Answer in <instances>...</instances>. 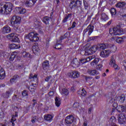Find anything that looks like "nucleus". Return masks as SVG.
I'll list each match as a JSON object with an SVG mask.
<instances>
[{
	"instance_id": "f257e3e1",
	"label": "nucleus",
	"mask_w": 126,
	"mask_h": 126,
	"mask_svg": "<svg viewBox=\"0 0 126 126\" xmlns=\"http://www.w3.org/2000/svg\"><path fill=\"white\" fill-rule=\"evenodd\" d=\"M13 4L11 3H6L5 4L0 3V13L9 14L12 11Z\"/></svg>"
},
{
	"instance_id": "f03ea898",
	"label": "nucleus",
	"mask_w": 126,
	"mask_h": 126,
	"mask_svg": "<svg viewBox=\"0 0 126 126\" xmlns=\"http://www.w3.org/2000/svg\"><path fill=\"white\" fill-rule=\"evenodd\" d=\"M29 78L32 80V84L29 87V89L31 92H34L36 87H37V85H38V78L37 77V75L31 74Z\"/></svg>"
},
{
	"instance_id": "7ed1b4c3",
	"label": "nucleus",
	"mask_w": 126,
	"mask_h": 126,
	"mask_svg": "<svg viewBox=\"0 0 126 126\" xmlns=\"http://www.w3.org/2000/svg\"><path fill=\"white\" fill-rule=\"evenodd\" d=\"M39 34L35 32H31L28 34L25 35V39H29L32 42H38L40 38L38 35Z\"/></svg>"
},
{
	"instance_id": "20e7f679",
	"label": "nucleus",
	"mask_w": 126,
	"mask_h": 126,
	"mask_svg": "<svg viewBox=\"0 0 126 126\" xmlns=\"http://www.w3.org/2000/svg\"><path fill=\"white\" fill-rule=\"evenodd\" d=\"M96 57L95 55H93L92 56H90L87 59H83L81 60H80V62L78 63V64L77 62H75V65H73V66L74 67H76V66H78L79 65H80V64H83V63H88V62H90V61L93 60V59H95Z\"/></svg>"
},
{
	"instance_id": "39448f33",
	"label": "nucleus",
	"mask_w": 126,
	"mask_h": 126,
	"mask_svg": "<svg viewBox=\"0 0 126 126\" xmlns=\"http://www.w3.org/2000/svg\"><path fill=\"white\" fill-rule=\"evenodd\" d=\"M117 55H112L111 57L109 65L111 66H113L114 69L116 70H119L120 69V67L116 64V60H117Z\"/></svg>"
},
{
	"instance_id": "423d86ee",
	"label": "nucleus",
	"mask_w": 126,
	"mask_h": 126,
	"mask_svg": "<svg viewBox=\"0 0 126 126\" xmlns=\"http://www.w3.org/2000/svg\"><path fill=\"white\" fill-rule=\"evenodd\" d=\"M7 38H8V40H11L12 42H20V40H19L18 35L16 33H12L8 34L7 35Z\"/></svg>"
},
{
	"instance_id": "0eeeda50",
	"label": "nucleus",
	"mask_w": 126,
	"mask_h": 126,
	"mask_svg": "<svg viewBox=\"0 0 126 126\" xmlns=\"http://www.w3.org/2000/svg\"><path fill=\"white\" fill-rule=\"evenodd\" d=\"M10 22L12 26H15L16 24H19L21 22V18L14 16L11 18Z\"/></svg>"
},
{
	"instance_id": "6e6552de",
	"label": "nucleus",
	"mask_w": 126,
	"mask_h": 126,
	"mask_svg": "<svg viewBox=\"0 0 126 126\" xmlns=\"http://www.w3.org/2000/svg\"><path fill=\"white\" fill-rule=\"evenodd\" d=\"M76 121V118L72 115H69L65 118V123L67 125H71L73 122Z\"/></svg>"
},
{
	"instance_id": "1a4fd4ad",
	"label": "nucleus",
	"mask_w": 126,
	"mask_h": 126,
	"mask_svg": "<svg viewBox=\"0 0 126 126\" xmlns=\"http://www.w3.org/2000/svg\"><path fill=\"white\" fill-rule=\"evenodd\" d=\"M109 33L112 36H115L117 35H121V31L118 29V28H114L113 29H110L109 30Z\"/></svg>"
},
{
	"instance_id": "9d476101",
	"label": "nucleus",
	"mask_w": 126,
	"mask_h": 126,
	"mask_svg": "<svg viewBox=\"0 0 126 126\" xmlns=\"http://www.w3.org/2000/svg\"><path fill=\"white\" fill-rule=\"evenodd\" d=\"M118 121L120 125H125L126 123V117L124 114H121L119 115Z\"/></svg>"
},
{
	"instance_id": "9b49d317",
	"label": "nucleus",
	"mask_w": 126,
	"mask_h": 126,
	"mask_svg": "<svg viewBox=\"0 0 126 126\" xmlns=\"http://www.w3.org/2000/svg\"><path fill=\"white\" fill-rule=\"evenodd\" d=\"M68 75L71 78H77L80 76V73L76 71H72L68 73Z\"/></svg>"
},
{
	"instance_id": "f8f14e48",
	"label": "nucleus",
	"mask_w": 126,
	"mask_h": 126,
	"mask_svg": "<svg viewBox=\"0 0 126 126\" xmlns=\"http://www.w3.org/2000/svg\"><path fill=\"white\" fill-rule=\"evenodd\" d=\"M116 106V109L118 112L119 113H122L126 110V105L124 106V105H118L117 103H114L113 104V106Z\"/></svg>"
},
{
	"instance_id": "ddd939ff",
	"label": "nucleus",
	"mask_w": 126,
	"mask_h": 126,
	"mask_svg": "<svg viewBox=\"0 0 126 126\" xmlns=\"http://www.w3.org/2000/svg\"><path fill=\"white\" fill-rule=\"evenodd\" d=\"M116 40V41L118 44H123L124 42H125V37H113L112 38H111V41H115Z\"/></svg>"
},
{
	"instance_id": "4468645a",
	"label": "nucleus",
	"mask_w": 126,
	"mask_h": 126,
	"mask_svg": "<svg viewBox=\"0 0 126 126\" xmlns=\"http://www.w3.org/2000/svg\"><path fill=\"white\" fill-rule=\"evenodd\" d=\"M111 54V51L110 50H103L100 52V56L102 58H107Z\"/></svg>"
},
{
	"instance_id": "2eb2a0df",
	"label": "nucleus",
	"mask_w": 126,
	"mask_h": 126,
	"mask_svg": "<svg viewBox=\"0 0 126 126\" xmlns=\"http://www.w3.org/2000/svg\"><path fill=\"white\" fill-rule=\"evenodd\" d=\"M59 90L61 94L62 95H63L65 96H67L68 94H69V91H68V90L65 89V88H62L61 87L59 88Z\"/></svg>"
},
{
	"instance_id": "dca6fc26",
	"label": "nucleus",
	"mask_w": 126,
	"mask_h": 126,
	"mask_svg": "<svg viewBox=\"0 0 126 126\" xmlns=\"http://www.w3.org/2000/svg\"><path fill=\"white\" fill-rule=\"evenodd\" d=\"M9 48L11 50H16L17 49H20L21 46H20V45L19 44L11 43L9 44Z\"/></svg>"
},
{
	"instance_id": "f3484780",
	"label": "nucleus",
	"mask_w": 126,
	"mask_h": 126,
	"mask_svg": "<svg viewBox=\"0 0 126 126\" xmlns=\"http://www.w3.org/2000/svg\"><path fill=\"white\" fill-rule=\"evenodd\" d=\"M54 116L51 114H47L44 116V119L46 122L48 123H51L53 121Z\"/></svg>"
},
{
	"instance_id": "a211bd4d",
	"label": "nucleus",
	"mask_w": 126,
	"mask_h": 126,
	"mask_svg": "<svg viewBox=\"0 0 126 126\" xmlns=\"http://www.w3.org/2000/svg\"><path fill=\"white\" fill-rule=\"evenodd\" d=\"M21 56L23 57V58H29V59H32V58H33V56L31 55V54L27 52L26 51H23L22 52Z\"/></svg>"
},
{
	"instance_id": "6ab92c4d",
	"label": "nucleus",
	"mask_w": 126,
	"mask_h": 126,
	"mask_svg": "<svg viewBox=\"0 0 126 126\" xmlns=\"http://www.w3.org/2000/svg\"><path fill=\"white\" fill-rule=\"evenodd\" d=\"M94 29V26L89 25L87 29L84 31V33H86V32H88V31H89V35H91V33H92V32H93Z\"/></svg>"
},
{
	"instance_id": "aec40b11",
	"label": "nucleus",
	"mask_w": 126,
	"mask_h": 126,
	"mask_svg": "<svg viewBox=\"0 0 126 126\" xmlns=\"http://www.w3.org/2000/svg\"><path fill=\"white\" fill-rule=\"evenodd\" d=\"M109 123L110 126H115L116 125V123H117V118H116L115 116L111 117L109 121Z\"/></svg>"
},
{
	"instance_id": "412c9836",
	"label": "nucleus",
	"mask_w": 126,
	"mask_h": 126,
	"mask_svg": "<svg viewBox=\"0 0 126 126\" xmlns=\"http://www.w3.org/2000/svg\"><path fill=\"white\" fill-rule=\"evenodd\" d=\"M32 51L35 55H39L40 54V49L37 45H34L32 47Z\"/></svg>"
},
{
	"instance_id": "4be33fe9",
	"label": "nucleus",
	"mask_w": 126,
	"mask_h": 126,
	"mask_svg": "<svg viewBox=\"0 0 126 126\" xmlns=\"http://www.w3.org/2000/svg\"><path fill=\"white\" fill-rule=\"evenodd\" d=\"M88 72L90 75H98V74H100V73L98 71L94 69H90L88 70Z\"/></svg>"
},
{
	"instance_id": "5701e85b",
	"label": "nucleus",
	"mask_w": 126,
	"mask_h": 126,
	"mask_svg": "<svg viewBox=\"0 0 126 126\" xmlns=\"http://www.w3.org/2000/svg\"><path fill=\"white\" fill-rule=\"evenodd\" d=\"M2 31L4 34H5V33H10L11 29H10L9 27L6 26L3 28Z\"/></svg>"
},
{
	"instance_id": "b1692460",
	"label": "nucleus",
	"mask_w": 126,
	"mask_h": 126,
	"mask_svg": "<svg viewBox=\"0 0 126 126\" xmlns=\"http://www.w3.org/2000/svg\"><path fill=\"white\" fill-rule=\"evenodd\" d=\"M4 77H5V72L0 67V79H3Z\"/></svg>"
},
{
	"instance_id": "393cba45",
	"label": "nucleus",
	"mask_w": 126,
	"mask_h": 126,
	"mask_svg": "<svg viewBox=\"0 0 126 126\" xmlns=\"http://www.w3.org/2000/svg\"><path fill=\"white\" fill-rule=\"evenodd\" d=\"M99 61L100 59L99 58H95L93 62L91 63V65L92 66H96V65L98 64V63H99Z\"/></svg>"
},
{
	"instance_id": "a878e982",
	"label": "nucleus",
	"mask_w": 126,
	"mask_h": 126,
	"mask_svg": "<svg viewBox=\"0 0 126 126\" xmlns=\"http://www.w3.org/2000/svg\"><path fill=\"white\" fill-rule=\"evenodd\" d=\"M78 94L84 97V96H86V91L84 89H80L78 91Z\"/></svg>"
},
{
	"instance_id": "bb28decb",
	"label": "nucleus",
	"mask_w": 126,
	"mask_h": 126,
	"mask_svg": "<svg viewBox=\"0 0 126 126\" xmlns=\"http://www.w3.org/2000/svg\"><path fill=\"white\" fill-rule=\"evenodd\" d=\"M17 117H18V115H17V112H15V115H12V118L11 119V123H12V126H14V122H15V121H16V119H15L16 118H17Z\"/></svg>"
},
{
	"instance_id": "cd10ccee",
	"label": "nucleus",
	"mask_w": 126,
	"mask_h": 126,
	"mask_svg": "<svg viewBox=\"0 0 126 126\" xmlns=\"http://www.w3.org/2000/svg\"><path fill=\"white\" fill-rule=\"evenodd\" d=\"M16 10H18L19 13H21L22 14H24L26 12V9L23 8V7H17L16 8Z\"/></svg>"
},
{
	"instance_id": "c85d7f7f",
	"label": "nucleus",
	"mask_w": 126,
	"mask_h": 126,
	"mask_svg": "<svg viewBox=\"0 0 126 126\" xmlns=\"http://www.w3.org/2000/svg\"><path fill=\"white\" fill-rule=\"evenodd\" d=\"M126 3L125 2H118L116 4V7H124V6H126Z\"/></svg>"
},
{
	"instance_id": "c756f323",
	"label": "nucleus",
	"mask_w": 126,
	"mask_h": 126,
	"mask_svg": "<svg viewBox=\"0 0 126 126\" xmlns=\"http://www.w3.org/2000/svg\"><path fill=\"white\" fill-rule=\"evenodd\" d=\"M55 105L57 107L61 106V98L56 97L55 98Z\"/></svg>"
},
{
	"instance_id": "7c9ffc66",
	"label": "nucleus",
	"mask_w": 126,
	"mask_h": 126,
	"mask_svg": "<svg viewBox=\"0 0 126 126\" xmlns=\"http://www.w3.org/2000/svg\"><path fill=\"white\" fill-rule=\"evenodd\" d=\"M16 55H17V53L14 52H12V53H11L10 58H9V61H13L15 58V57H16Z\"/></svg>"
},
{
	"instance_id": "2f4dec72",
	"label": "nucleus",
	"mask_w": 126,
	"mask_h": 126,
	"mask_svg": "<svg viewBox=\"0 0 126 126\" xmlns=\"http://www.w3.org/2000/svg\"><path fill=\"white\" fill-rule=\"evenodd\" d=\"M93 53V52L92 50H91V48H90L89 49H87L85 51V56H90V55H92Z\"/></svg>"
},
{
	"instance_id": "473e14b6",
	"label": "nucleus",
	"mask_w": 126,
	"mask_h": 126,
	"mask_svg": "<svg viewBox=\"0 0 126 126\" xmlns=\"http://www.w3.org/2000/svg\"><path fill=\"white\" fill-rule=\"evenodd\" d=\"M114 100H119L120 101L121 103H124V101H125V95L124 94H122L121 97H117L116 99H115Z\"/></svg>"
},
{
	"instance_id": "72a5a7b5",
	"label": "nucleus",
	"mask_w": 126,
	"mask_h": 126,
	"mask_svg": "<svg viewBox=\"0 0 126 126\" xmlns=\"http://www.w3.org/2000/svg\"><path fill=\"white\" fill-rule=\"evenodd\" d=\"M42 65L44 69H47V68H49V62H44Z\"/></svg>"
},
{
	"instance_id": "f704fd0d",
	"label": "nucleus",
	"mask_w": 126,
	"mask_h": 126,
	"mask_svg": "<svg viewBox=\"0 0 126 126\" xmlns=\"http://www.w3.org/2000/svg\"><path fill=\"white\" fill-rule=\"evenodd\" d=\"M97 48L98 50H104V49H106V45L105 44H101L97 45Z\"/></svg>"
},
{
	"instance_id": "c9c22d12",
	"label": "nucleus",
	"mask_w": 126,
	"mask_h": 126,
	"mask_svg": "<svg viewBox=\"0 0 126 126\" xmlns=\"http://www.w3.org/2000/svg\"><path fill=\"white\" fill-rule=\"evenodd\" d=\"M49 20H50V18L48 17H45L42 19L43 22L45 24H49Z\"/></svg>"
},
{
	"instance_id": "e433bc0d",
	"label": "nucleus",
	"mask_w": 126,
	"mask_h": 126,
	"mask_svg": "<svg viewBox=\"0 0 126 126\" xmlns=\"http://www.w3.org/2000/svg\"><path fill=\"white\" fill-rule=\"evenodd\" d=\"M91 50L93 52V53L94 54V53H95V52H96L97 50H99V49L98 48V46L94 45L91 48Z\"/></svg>"
},
{
	"instance_id": "4c0bfd02",
	"label": "nucleus",
	"mask_w": 126,
	"mask_h": 126,
	"mask_svg": "<svg viewBox=\"0 0 126 126\" xmlns=\"http://www.w3.org/2000/svg\"><path fill=\"white\" fill-rule=\"evenodd\" d=\"M22 96L24 98L27 99L28 98V91H24L22 93Z\"/></svg>"
},
{
	"instance_id": "58836bf2",
	"label": "nucleus",
	"mask_w": 126,
	"mask_h": 126,
	"mask_svg": "<svg viewBox=\"0 0 126 126\" xmlns=\"http://www.w3.org/2000/svg\"><path fill=\"white\" fill-rule=\"evenodd\" d=\"M11 94H12V90H10L8 91L5 94V98H7L8 97H9V96H10Z\"/></svg>"
},
{
	"instance_id": "ea45409f",
	"label": "nucleus",
	"mask_w": 126,
	"mask_h": 126,
	"mask_svg": "<svg viewBox=\"0 0 126 126\" xmlns=\"http://www.w3.org/2000/svg\"><path fill=\"white\" fill-rule=\"evenodd\" d=\"M117 51V47L115 45H112V47L110 48V51L111 53H115Z\"/></svg>"
},
{
	"instance_id": "a19ab883",
	"label": "nucleus",
	"mask_w": 126,
	"mask_h": 126,
	"mask_svg": "<svg viewBox=\"0 0 126 126\" xmlns=\"http://www.w3.org/2000/svg\"><path fill=\"white\" fill-rule=\"evenodd\" d=\"M101 19H102V20H104V21L108 20V16H107L106 14L103 13L101 14Z\"/></svg>"
},
{
	"instance_id": "79ce46f5",
	"label": "nucleus",
	"mask_w": 126,
	"mask_h": 126,
	"mask_svg": "<svg viewBox=\"0 0 126 126\" xmlns=\"http://www.w3.org/2000/svg\"><path fill=\"white\" fill-rule=\"evenodd\" d=\"M37 1V0H29L28 4H30V5H33V4H35Z\"/></svg>"
},
{
	"instance_id": "37998d69",
	"label": "nucleus",
	"mask_w": 126,
	"mask_h": 126,
	"mask_svg": "<svg viewBox=\"0 0 126 126\" xmlns=\"http://www.w3.org/2000/svg\"><path fill=\"white\" fill-rule=\"evenodd\" d=\"M110 12L112 16H114V15H116V13H117V11H116V9L112 8L110 9Z\"/></svg>"
},
{
	"instance_id": "c03bdc74",
	"label": "nucleus",
	"mask_w": 126,
	"mask_h": 126,
	"mask_svg": "<svg viewBox=\"0 0 126 126\" xmlns=\"http://www.w3.org/2000/svg\"><path fill=\"white\" fill-rule=\"evenodd\" d=\"M86 82L90 83V84L91 85L92 84V81H94V79L92 78H87L86 79Z\"/></svg>"
},
{
	"instance_id": "a18cd8bd",
	"label": "nucleus",
	"mask_w": 126,
	"mask_h": 126,
	"mask_svg": "<svg viewBox=\"0 0 126 126\" xmlns=\"http://www.w3.org/2000/svg\"><path fill=\"white\" fill-rule=\"evenodd\" d=\"M96 69L101 71L103 69V65L102 64H99L96 65Z\"/></svg>"
},
{
	"instance_id": "49530a36",
	"label": "nucleus",
	"mask_w": 126,
	"mask_h": 126,
	"mask_svg": "<svg viewBox=\"0 0 126 126\" xmlns=\"http://www.w3.org/2000/svg\"><path fill=\"white\" fill-rule=\"evenodd\" d=\"M70 6L71 7H75L76 6V2L74 0L71 1L70 3Z\"/></svg>"
},
{
	"instance_id": "de8ad7c7",
	"label": "nucleus",
	"mask_w": 126,
	"mask_h": 126,
	"mask_svg": "<svg viewBox=\"0 0 126 126\" xmlns=\"http://www.w3.org/2000/svg\"><path fill=\"white\" fill-rule=\"evenodd\" d=\"M62 47H63V45L62 44H57L54 47L55 49H57V50H60V49H62Z\"/></svg>"
},
{
	"instance_id": "09e8293b",
	"label": "nucleus",
	"mask_w": 126,
	"mask_h": 126,
	"mask_svg": "<svg viewBox=\"0 0 126 126\" xmlns=\"http://www.w3.org/2000/svg\"><path fill=\"white\" fill-rule=\"evenodd\" d=\"M4 118V113L2 110H0V119H3Z\"/></svg>"
},
{
	"instance_id": "8fccbe9b",
	"label": "nucleus",
	"mask_w": 126,
	"mask_h": 126,
	"mask_svg": "<svg viewBox=\"0 0 126 126\" xmlns=\"http://www.w3.org/2000/svg\"><path fill=\"white\" fill-rule=\"evenodd\" d=\"M56 94L57 93H56V92H50L49 93V95L50 97H52V96H56Z\"/></svg>"
},
{
	"instance_id": "3c124183",
	"label": "nucleus",
	"mask_w": 126,
	"mask_h": 126,
	"mask_svg": "<svg viewBox=\"0 0 126 126\" xmlns=\"http://www.w3.org/2000/svg\"><path fill=\"white\" fill-rule=\"evenodd\" d=\"M92 112H93V107H90L88 110V114H92Z\"/></svg>"
},
{
	"instance_id": "603ef678",
	"label": "nucleus",
	"mask_w": 126,
	"mask_h": 126,
	"mask_svg": "<svg viewBox=\"0 0 126 126\" xmlns=\"http://www.w3.org/2000/svg\"><path fill=\"white\" fill-rule=\"evenodd\" d=\"M53 81V80H52V77L51 76H48L46 77V78L45 79V81Z\"/></svg>"
},
{
	"instance_id": "864d4df0",
	"label": "nucleus",
	"mask_w": 126,
	"mask_h": 126,
	"mask_svg": "<svg viewBox=\"0 0 126 126\" xmlns=\"http://www.w3.org/2000/svg\"><path fill=\"white\" fill-rule=\"evenodd\" d=\"M69 17V16H66V17H64V19L63 20V22H66L67 21V19H68V18Z\"/></svg>"
},
{
	"instance_id": "5fc2aeb1",
	"label": "nucleus",
	"mask_w": 126,
	"mask_h": 126,
	"mask_svg": "<svg viewBox=\"0 0 126 126\" xmlns=\"http://www.w3.org/2000/svg\"><path fill=\"white\" fill-rule=\"evenodd\" d=\"M16 80V78H13L10 79V81L11 83H13V82H15Z\"/></svg>"
},
{
	"instance_id": "6e6d98bb",
	"label": "nucleus",
	"mask_w": 126,
	"mask_h": 126,
	"mask_svg": "<svg viewBox=\"0 0 126 126\" xmlns=\"http://www.w3.org/2000/svg\"><path fill=\"white\" fill-rule=\"evenodd\" d=\"M75 24H76L75 22H73L72 25V28H74L75 27Z\"/></svg>"
},
{
	"instance_id": "4d7b16f0",
	"label": "nucleus",
	"mask_w": 126,
	"mask_h": 126,
	"mask_svg": "<svg viewBox=\"0 0 126 126\" xmlns=\"http://www.w3.org/2000/svg\"><path fill=\"white\" fill-rule=\"evenodd\" d=\"M38 27H39V24L37 23V25H35L34 26V28H32V29H36V28H37Z\"/></svg>"
},
{
	"instance_id": "13d9d810",
	"label": "nucleus",
	"mask_w": 126,
	"mask_h": 126,
	"mask_svg": "<svg viewBox=\"0 0 126 126\" xmlns=\"http://www.w3.org/2000/svg\"><path fill=\"white\" fill-rule=\"evenodd\" d=\"M20 0H15V4H18Z\"/></svg>"
},
{
	"instance_id": "bf43d9fd",
	"label": "nucleus",
	"mask_w": 126,
	"mask_h": 126,
	"mask_svg": "<svg viewBox=\"0 0 126 126\" xmlns=\"http://www.w3.org/2000/svg\"><path fill=\"white\" fill-rule=\"evenodd\" d=\"M123 65L125 66V68H126V61L123 62Z\"/></svg>"
},
{
	"instance_id": "052dcab7",
	"label": "nucleus",
	"mask_w": 126,
	"mask_h": 126,
	"mask_svg": "<svg viewBox=\"0 0 126 126\" xmlns=\"http://www.w3.org/2000/svg\"><path fill=\"white\" fill-rule=\"evenodd\" d=\"M36 120H37V119H32V124H34V123H35V122H36Z\"/></svg>"
},
{
	"instance_id": "680f3d73",
	"label": "nucleus",
	"mask_w": 126,
	"mask_h": 126,
	"mask_svg": "<svg viewBox=\"0 0 126 126\" xmlns=\"http://www.w3.org/2000/svg\"><path fill=\"white\" fill-rule=\"evenodd\" d=\"M100 75H97V76H95V79H99L100 78Z\"/></svg>"
},
{
	"instance_id": "e2e57ef3",
	"label": "nucleus",
	"mask_w": 126,
	"mask_h": 126,
	"mask_svg": "<svg viewBox=\"0 0 126 126\" xmlns=\"http://www.w3.org/2000/svg\"><path fill=\"white\" fill-rule=\"evenodd\" d=\"M74 106H79V103L76 102L74 104Z\"/></svg>"
},
{
	"instance_id": "0e129e2a",
	"label": "nucleus",
	"mask_w": 126,
	"mask_h": 126,
	"mask_svg": "<svg viewBox=\"0 0 126 126\" xmlns=\"http://www.w3.org/2000/svg\"><path fill=\"white\" fill-rule=\"evenodd\" d=\"M112 24V21H110L109 22H108L107 25H111Z\"/></svg>"
},
{
	"instance_id": "69168bd1",
	"label": "nucleus",
	"mask_w": 126,
	"mask_h": 126,
	"mask_svg": "<svg viewBox=\"0 0 126 126\" xmlns=\"http://www.w3.org/2000/svg\"><path fill=\"white\" fill-rule=\"evenodd\" d=\"M83 126H87V123L86 122H85L83 124Z\"/></svg>"
},
{
	"instance_id": "338daca9",
	"label": "nucleus",
	"mask_w": 126,
	"mask_h": 126,
	"mask_svg": "<svg viewBox=\"0 0 126 126\" xmlns=\"http://www.w3.org/2000/svg\"><path fill=\"white\" fill-rule=\"evenodd\" d=\"M115 110H116V107H115V108L112 109V113H114V112H115Z\"/></svg>"
},
{
	"instance_id": "774afa93",
	"label": "nucleus",
	"mask_w": 126,
	"mask_h": 126,
	"mask_svg": "<svg viewBox=\"0 0 126 126\" xmlns=\"http://www.w3.org/2000/svg\"><path fill=\"white\" fill-rule=\"evenodd\" d=\"M102 76H106V73H104L103 74H102Z\"/></svg>"
}]
</instances>
